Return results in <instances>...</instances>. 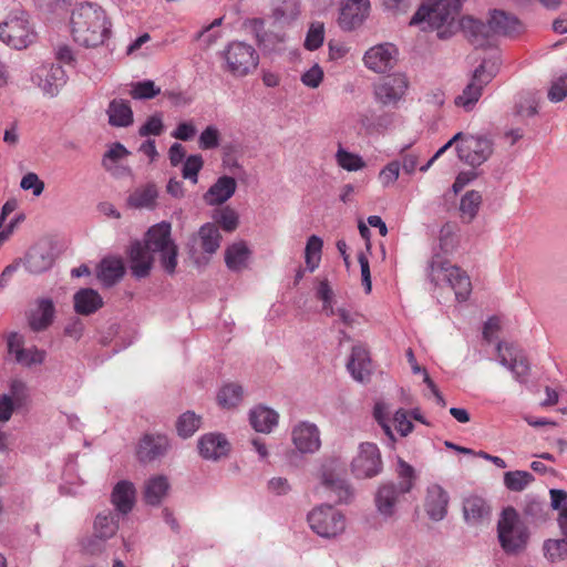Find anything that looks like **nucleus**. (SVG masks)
<instances>
[{
	"instance_id": "f257e3e1",
	"label": "nucleus",
	"mask_w": 567,
	"mask_h": 567,
	"mask_svg": "<svg viewBox=\"0 0 567 567\" xmlns=\"http://www.w3.org/2000/svg\"><path fill=\"white\" fill-rule=\"evenodd\" d=\"M112 22L105 10L92 2L80 4L71 14L73 40L85 48H96L111 37Z\"/></svg>"
},
{
	"instance_id": "f03ea898",
	"label": "nucleus",
	"mask_w": 567,
	"mask_h": 567,
	"mask_svg": "<svg viewBox=\"0 0 567 567\" xmlns=\"http://www.w3.org/2000/svg\"><path fill=\"white\" fill-rule=\"evenodd\" d=\"M529 536V529L518 512L512 506L504 508L497 522V538L501 548L507 555L520 554L526 549Z\"/></svg>"
},
{
	"instance_id": "7ed1b4c3",
	"label": "nucleus",
	"mask_w": 567,
	"mask_h": 567,
	"mask_svg": "<svg viewBox=\"0 0 567 567\" xmlns=\"http://www.w3.org/2000/svg\"><path fill=\"white\" fill-rule=\"evenodd\" d=\"M427 276L435 286L447 285L458 302L466 301L472 292V282L466 271L440 255L433 256Z\"/></svg>"
},
{
	"instance_id": "20e7f679",
	"label": "nucleus",
	"mask_w": 567,
	"mask_h": 567,
	"mask_svg": "<svg viewBox=\"0 0 567 567\" xmlns=\"http://www.w3.org/2000/svg\"><path fill=\"white\" fill-rule=\"evenodd\" d=\"M0 40L14 50H23L37 40L30 16L21 8L11 10L0 21Z\"/></svg>"
},
{
	"instance_id": "39448f33",
	"label": "nucleus",
	"mask_w": 567,
	"mask_h": 567,
	"mask_svg": "<svg viewBox=\"0 0 567 567\" xmlns=\"http://www.w3.org/2000/svg\"><path fill=\"white\" fill-rule=\"evenodd\" d=\"M220 68L234 78H245L251 74L259 64L256 49L244 41L229 42L219 53Z\"/></svg>"
},
{
	"instance_id": "423d86ee",
	"label": "nucleus",
	"mask_w": 567,
	"mask_h": 567,
	"mask_svg": "<svg viewBox=\"0 0 567 567\" xmlns=\"http://www.w3.org/2000/svg\"><path fill=\"white\" fill-rule=\"evenodd\" d=\"M498 63L496 60H483L482 63L473 71L470 82L463 89L462 93L454 99V104L471 112L475 109L483 90L498 73Z\"/></svg>"
},
{
	"instance_id": "0eeeda50",
	"label": "nucleus",
	"mask_w": 567,
	"mask_h": 567,
	"mask_svg": "<svg viewBox=\"0 0 567 567\" xmlns=\"http://www.w3.org/2000/svg\"><path fill=\"white\" fill-rule=\"evenodd\" d=\"M447 142H451V146L456 145L458 158L472 167L481 166L494 153V143L485 135H471L458 132Z\"/></svg>"
},
{
	"instance_id": "6e6552de",
	"label": "nucleus",
	"mask_w": 567,
	"mask_h": 567,
	"mask_svg": "<svg viewBox=\"0 0 567 567\" xmlns=\"http://www.w3.org/2000/svg\"><path fill=\"white\" fill-rule=\"evenodd\" d=\"M172 227L167 221L152 226L145 235V247L152 252L161 254V265L172 275L177 266V246L171 237Z\"/></svg>"
},
{
	"instance_id": "1a4fd4ad",
	"label": "nucleus",
	"mask_w": 567,
	"mask_h": 567,
	"mask_svg": "<svg viewBox=\"0 0 567 567\" xmlns=\"http://www.w3.org/2000/svg\"><path fill=\"white\" fill-rule=\"evenodd\" d=\"M221 244V235L214 223H206L189 238L188 254L197 266L206 265L217 252Z\"/></svg>"
},
{
	"instance_id": "9d476101",
	"label": "nucleus",
	"mask_w": 567,
	"mask_h": 567,
	"mask_svg": "<svg viewBox=\"0 0 567 567\" xmlns=\"http://www.w3.org/2000/svg\"><path fill=\"white\" fill-rule=\"evenodd\" d=\"M310 528L321 537L330 538L346 528V518L340 511L330 505H321L308 514Z\"/></svg>"
},
{
	"instance_id": "9b49d317",
	"label": "nucleus",
	"mask_w": 567,
	"mask_h": 567,
	"mask_svg": "<svg viewBox=\"0 0 567 567\" xmlns=\"http://www.w3.org/2000/svg\"><path fill=\"white\" fill-rule=\"evenodd\" d=\"M383 468L382 456L377 444L363 442L351 462V473L357 478H372Z\"/></svg>"
},
{
	"instance_id": "f8f14e48",
	"label": "nucleus",
	"mask_w": 567,
	"mask_h": 567,
	"mask_svg": "<svg viewBox=\"0 0 567 567\" xmlns=\"http://www.w3.org/2000/svg\"><path fill=\"white\" fill-rule=\"evenodd\" d=\"M409 89V80L402 73L384 78L374 86V97L385 107L396 109Z\"/></svg>"
},
{
	"instance_id": "ddd939ff",
	"label": "nucleus",
	"mask_w": 567,
	"mask_h": 567,
	"mask_svg": "<svg viewBox=\"0 0 567 567\" xmlns=\"http://www.w3.org/2000/svg\"><path fill=\"white\" fill-rule=\"evenodd\" d=\"M499 364L507 368L519 383L527 381L530 367L523 351L513 343L498 342L496 346Z\"/></svg>"
},
{
	"instance_id": "4468645a",
	"label": "nucleus",
	"mask_w": 567,
	"mask_h": 567,
	"mask_svg": "<svg viewBox=\"0 0 567 567\" xmlns=\"http://www.w3.org/2000/svg\"><path fill=\"white\" fill-rule=\"evenodd\" d=\"M410 491V483L396 485L389 482L380 485L374 495V504L378 513L383 518L393 517L401 502V497Z\"/></svg>"
},
{
	"instance_id": "2eb2a0df",
	"label": "nucleus",
	"mask_w": 567,
	"mask_h": 567,
	"mask_svg": "<svg viewBox=\"0 0 567 567\" xmlns=\"http://www.w3.org/2000/svg\"><path fill=\"white\" fill-rule=\"evenodd\" d=\"M398 50L391 43H382L370 48L363 56L364 65L377 73L390 71L396 63Z\"/></svg>"
},
{
	"instance_id": "dca6fc26",
	"label": "nucleus",
	"mask_w": 567,
	"mask_h": 567,
	"mask_svg": "<svg viewBox=\"0 0 567 567\" xmlns=\"http://www.w3.org/2000/svg\"><path fill=\"white\" fill-rule=\"evenodd\" d=\"M370 12V0H344L340 7L338 24L343 31L360 27Z\"/></svg>"
},
{
	"instance_id": "f3484780",
	"label": "nucleus",
	"mask_w": 567,
	"mask_h": 567,
	"mask_svg": "<svg viewBox=\"0 0 567 567\" xmlns=\"http://www.w3.org/2000/svg\"><path fill=\"white\" fill-rule=\"evenodd\" d=\"M292 443L301 453H315L321 445L320 432L310 422H299L291 431Z\"/></svg>"
},
{
	"instance_id": "a211bd4d",
	"label": "nucleus",
	"mask_w": 567,
	"mask_h": 567,
	"mask_svg": "<svg viewBox=\"0 0 567 567\" xmlns=\"http://www.w3.org/2000/svg\"><path fill=\"white\" fill-rule=\"evenodd\" d=\"M37 78L39 79L38 85L43 94L50 97L59 94L68 79L64 69L59 64L41 66L37 72Z\"/></svg>"
},
{
	"instance_id": "6ab92c4d",
	"label": "nucleus",
	"mask_w": 567,
	"mask_h": 567,
	"mask_svg": "<svg viewBox=\"0 0 567 567\" xmlns=\"http://www.w3.org/2000/svg\"><path fill=\"white\" fill-rule=\"evenodd\" d=\"M131 152L120 142H115L109 146V150L102 157L103 168L113 177L121 178L132 174L128 166H124L121 162L126 158Z\"/></svg>"
},
{
	"instance_id": "aec40b11",
	"label": "nucleus",
	"mask_w": 567,
	"mask_h": 567,
	"mask_svg": "<svg viewBox=\"0 0 567 567\" xmlns=\"http://www.w3.org/2000/svg\"><path fill=\"white\" fill-rule=\"evenodd\" d=\"M141 241H133L128 249V261L132 275L137 278H145L150 275L153 265V257Z\"/></svg>"
},
{
	"instance_id": "412c9836",
	"label": "nucleus",
	"mask_w": 567,
	"mask_h": 567,
	"mask_svg": "<svg viewBox=\"0 0 567 567\" xmlns=\"http://www.w3.org/2000/svg\"><path fill=\"white\" fill-rule=\"evenodd\" d=\"M198 451L203 458L217 461L229 452V443L224 435L208 433L198 440Z\"/></svg>"
},
{
	"instance_id": "4be33fe9",
	"label": "nucleus",
	"mask_w": 567,
	"mask_h": 567,
	"mask_svg": "<svg viewBox=\"0 0 567 567\" xmlns=\"http://www.w3.org/2000/svg\"><path fill=\"white\" fill-rule=\"evenodd\" d=\"M158 187L150 182L136 187L127 197V205L134 209L153 210L157 207Z\"/></svg>"
},
{
	"instance_id": "5701e85b",
	"label": "nucleus",
	"mask_w": 567,
	"mask_h": 567,
	"mask_svg": "<svg viewBox=\"0 0 567 567\" xmlns=\"http://www.w3.org/2000/svg\"><path fill=\"white\" fill-rule=\"evenodd\" d=\"M347 369L352 378L359 382H365L371 375V360L363 346H354L351 350Z\"/></svg>"
},
{
	"instance_id": "b1692460",
	"label": "nucleus",
	"mask_w": 567,
	"mask_h": 567,
	"mask_svg": "<svg viewBox=\"0 0 567 567\" xmlns=\"http://www.w3.org/2000/svg\"><path fill=\"white\" fill-rule=\"evenodd\" d=\"M169 449V442L165 435H145L137 449L138 460L142 462H152L164 456Z\"/></svg>"
},
{
	"instance_id": "393cba45",
	"label": "nucleus",
	"mask_w": 567,
	"mask_h": 567,
	"mask_svg": "<svg viewBox=\"0 0 567 567\" xmlns=\"http://www.w3.org/2000/svg\"><path fill=\"white\" fill-rule=\"evenodd\" d=\"M237 183L234 177H219L204 194L203 198L209 206L221 205L227 202L236 192Z\"/></svg>"
},
{
	"instance_id": "a878e982",
	"label": "nucleus",
	"mask_w": 567,
	"mask_h": 567,
	"mask_svg": "<svg viewBox=\"0 0 567 567\" xmlns=\"http://www.w3.org/2000/svg\"><path fill=\"white\" fill-rule=\"evenodd\" d=\"M449 495L442 486L434 484L427 488L425 511L431 519L442 520L447 513Z\"/></svg>"
},
{
	"instance_id": "bb28decb",
	"label": "nucleus",
	"mask_w": 567,
	"mask_h": 567,
	"mask_svg": "<svg viewBox=\"0 0 567 567\" xmlns=\"http://www.w3.org/2000/svg\"><path fill=\"white\" fill-rule=\"evenodd\" d=\"M279 414L265 405H257L249 411V423L256 432L269 434L278 425Z\"/></svg>"
},
{
	"instance_id": "cd10ccee",
	"label": "nucleus",
	"mask_w": 567,
	"mask_h": 567,
	"mask_svg": "<svg viewBox=\"0 0 567 567\" xmlns=\"http://www.w3.org/2000/svg\"><path fill=\"white\" fill-rule=\"evenodd\" d=\"M135 496L134 484L128 481H120L112 491L111 502L118 513L125 515L133 509Z\"/></svg>"
},
{
	"instance_id": "c85d7f7f",
	"label": "nucleus",
	"mask_w": 567,
	"mask_h": 567,
	"mask_svg": "<svg viewBox=\"0 0 567 567\" xmlns=\"http://www.w3.org/2000/svg\"><path fill=\"white\" fill-rule=\"evenodd\" d=\"M125 274L123 260L118 257L103 258L97 267V278L105 287H112Z\"/></svg>"
},
{
	"instance_id": "c756f323",
	"label": "nucleus",
	"mask_w": 567,
	"mask_h": 567,
	"mask_svg": "<svg viewBox=\"0 0 567 567\" xmlns=\"http://www.w3.org/2000/svg\"><path fill=\"white\" fill-rule=\"evenodd\" d=\"M463 513L468 524L477 525L489 519L491 506L484 498L473 495L464 499Z\"/></svg>"
},
{
	"instance_id": "7c9ffc66",
	"label": "nucleus",
	"mask_w": 567,
	"mask_h": 567,
	"mask_svg": "<svg viewBox=\"0 0 567 567\" xmlns=\"http://www.w3.org/2000/svg\"><path fill=\"white\" fill-rule=\"evenodd\" d=\"M53 265V255L45 246L31 247L24 258V267L31 274H41Z\"/></svg>"
},
{
	"instance_id": "2f4dec72",
	"label": "nucleus",
	"mask_w": 567,
	"mask_h": 567,
	"mask_svg": "<svg viewBox=\"0 0 567 567\" xmlns=\"http://www.w3.org/2000/svg\"><path fill=\"white\" fill-rule=\"evenodd\" d=\"M251 251L244 240L229 245L225 250V264L231 271H241L247 267Z\"/></svg>"
},
{
	"instance_id": "473e14b6",
	"label": "nucleus",
	"mask_w": 567,
	"mask_h": 567,
	"mask_svg": "<svg viewBox=\"0 0 567 567\" xmlns=\"http://www.w3.org/2000/svg\"><path fill=\"white\" fill-rule=\"evenodd\" d=\"M54 317V306L50 299H41L29 315V326L33 331L47 329Z\"/></svg>"
},
{
	"instance_id": "72a5a7b5",
	"label": "nucleus",
	"mask_w": 567,
	"mask_h": 567,
	"mask_svg": "<svg viewBox=\"0 0 567 567\" xmlns=\"http://www.w3.org/2000/svg\"><path fill=\"white\" fill-rule=\"evenodd\" d=\"M102 306V297L94 289L83 288L74 295V309L79 315L89 316Z\"/></svg>"
},
{
	"instance_id": "f704fd0d",
	"label": "nucleus",
	"mask_w": 567,
	"mask_h": 567,
	"mask_svg": "<svg viewBox=\"0 0 567 567\" xmlns=\"http://www.w3.org/2000/svg\"><path fill=\"white\" fill-rule=\"evenodd\" d=\"M109 123L115 127H127L133 123V111L130 103L122 99L110 102L107 111Z\"/></svg>"
},
{
	"instance_id": "c9c22d12",
	"label": "nucleus",
	"mask_w": 567,
	"mask_h": 567,
	"mask_svg": "<svg viewBox=\"0 0 567 567\" xmlns=\"http://www.w3.org/2000/svg\"><path fill=\"white\" fill-rule=\"evenodd\" d=\"M489 29L493 35H512L518 31V20L505 11L493 10L489 16Z\"/></svg>"
},
{
	"instance_id": "e433bc0d",
	"label": "nucleus",
	"mask_w": 567,
	"mask_h": 567,
	"mask_svg": "<svg viewBox=\"0 0 567 567\" xmlns=\"http://www.w3.org/2000/svg\"><path fill=\"white\" fill-rule=\"evenodd\" d=\"M169 489L166 476L157 475L151 477L144 487V498L148 505L157 506L162 503Z\"/></svg>"
},
{
	"instance_id": "4c0bfd02",
	"label": "nucleus",
	"mask_w": 567,
	"mask_h": 567,
	"mask_svg": "<svg viewBox=\"0 0 567 567\" xmlns=\"http://www.w3.org/2000/svg\"><path fill=\"white\" fill-rule=\"evenodd\" d=\"M461 27L464 33L471 39V41L475 44H483V41L493 37L492 29L489 27V21L483 22L473 17H464L461 20Z\"/></svg>"
},
{
	"instance_id": "58836bf2",
	"label": "nucleus",
	"mask_w": 567,
	"mask_h": 567,
	"mask_svg": "<svg viewBox=\"0 0 567 567\" xmlns=\"http://www.w3.org/2000/svg\"><path fill=\"white\" fill-rule=\"evenodd\" d=\"M117 517V514L109 509L97 514L94 520L95 537L101 540L113 537L118 529Z\"/></svg>"
},
{
	"instance_id": "ea45409f",
	"label": "nucleus",
	"mask_w": 567,
	"mask_h": 567,
	"mask_svg": "<svg viewBox=\"0 0 567 567\" xmlns=\"http://www.w3.org/2000/svg\"><path fill=\"white\" fill-rule=\"evenodd\" d=\"M482 195L478 190L466 192L460 200L461 218L465 223H471L477 215L482 205Z\"/></svg>"
},
{
	"instance_id": "a19ab883",
	"label": "nucleus",
	"mask_w": 567,
	"mask_h": 567,
	"mask_svg": "<svg viewBox=\"0 0 567 567\" xmlns=\"http://www.w3.org/2000/svg\"><path fill=\"white\" fill-rule=\"evenodd\" d=\"M322 483L336 493L339 502L348 503L353 497V489L351 485L343 478L323 473Z\"/></svg>"
},
{
	"instance_id": "79ce46f5",
	"label": "nucleus",
	"mask_w": 567,
	"mask_h": 567,
	"mask_svg": "<svg viewBox=\"0 0 567 567\" xmlns=\"http://www.w3.org/2000/svg\"><path fill=\"white\" fill-rule=\"evenodd\" d=\"M243 400V388L237 383H228L220 388L217 402L224 409L236 408Z\"/></svg>"
},
{
	"instance_id": "37998d69",
	"label": "nucleus",
	"mask_w": 567,
	"mask_h": 567,
	"mask_svg": "<svg viewBox=\"0 0 567 567\" xmlns=\"http://www.w3.org/2000/svg\"><path fill=\"white\" fill-rule=\"evenodd\" d=\"M272 14L276 20L290 22L296 20L300 14L299 0H276Z\"/></svg>"
},
{
	"instance_id": "c03bdc74",
	"label": "nucleus",
	"mask_w": 567,
	"mask_h": 567,
	"mask_svg": "<svg viewBox=\"0 0 567 567\" xmlns=\"http://www.w3.org/2000/svg\"><path fill=\"white\" fill-rule=\"evenodd\" d=\"M544 556L550 563L560 561L567 558V537L549 538L543 544Z\"/></svg>"
},
{
	"instance_id": "a18cd8bd",
	"label": "nucleus",
	"mask_w": 567,
	"mask_h": 567,
	"mask_svg": "<svg viewBox=\"0 0 567 567\" xmlns=\"http://www.w3.org/2000/svg\"><path fill=\"white\" fill-rule=\"evenodd\" d=\"M202 417L193 411H186L181 414L176 421L177 434L183 439H188L200 427Z\"/></svg>"
},
{
	"instance_id": "49530a36",
	"label": "nucleus",
	"mask_w": 567,
	"mask_h": 567,
	"mask_svg": "<svg viewBox=\"0 0 567 567\" xmlns=\"http://www.w3.org/2000/svg\"><path fill=\"white\" fill-rule=\"evenodd\" d=\"M322 246V239L316 235H311L307 240L305 260L307 268L311 272L315 271L320 264Z\"/></svg>"
},
{
	"instance_id": "de8ad7c7",
	"label": "nucleus",
	"mask_w": 567,
	"mask_h": 567,
	"mask_svg": "<svg viewBox=\"0 0 567 567\" xmlns=\"http://www.w3.org/2000/svg\"><path fill=\"white\" fill-rule=\"evenodd\" d=\"M532 482L534 476L527 471H509L504 474V485L512 492H522Z\"/></svg>"
},
{
	"instance_id": "09e8293b",
	"label": "nucleus",
	"mask_w": 567,
	"mask_h": 567,
	"mask_svg": "<svg viewBox=\"0 0 567 567\" xmlns=\"http://www.w3.org/2000/svg\"><path fill=\"white\" fill-rule=\"evenodd\" d=\"M161 93V87L152 80H144L131 84L130 95L134 100H151Z\"/></svg>"
},
{
	"instance_id": "8fccbe9b",
	"label": "nucleus",
	"mask_w": 567,
	"mask_h": 567,
	"mask_svg": "<svg viewBox=\"0 0 567 567\" xmlns=\"http://www.w3.org/2000/svg\"><path fill=\"white\" fill-rule=\"evenodd\" d=\"M336 161L340 167L348 172H357L365 166V163L361 156L354 153H350L341 146L336 153Z\"/></svg>"
},
{
	"instance_id": "3c124183",
	"label": "nucleus",
	"mask_w": 567,
	"mask_h": 567,
	"mask_svg": "<svg viewBox=\"0 0 567 567\" xmlns=\"http://www.w3.org/2000/svg\"><path fill=\"white\" fill-rule=\"evenodd\" d=\"M2 395L9 398L16 406L23 408L29 400V389L20 379H14L9 384L8 393H3Z\"/></svg>"
},
{
	"instance_id": "603ef678",
	"label": "nucleus",
	"mask_w": 567,
	"mask_h": 567,
	"mask_svg": "<svg viewBox=\"0 0 567 567\" xmlns=\"http://www.w3.org/2000/svg\"><path fill=\"white\" fill-rule=\"evenodd\" d=\"M324 40V25L322 22H312L305 39V48L315 51L319 49Z\"/></svg>"
},
{
	"instance_id": "864d4df0",
	"label": "nucleus",
	"mask_w": 567,
	"mask_h": 567,
	"mask_svg": "<svg viewBox=\"0 0 567 567\" xmlns=\"http://www.w3.org/2000/svg\"><path fill=\"white\" fill-rule=\"evenodd\" d=\"M204 161L202 155L194 154L186 157L183 168L182 175L185 179H189L193 184L198 182V173L203 168Z\"/></svg>"
},
{
	"instance_id": "5fc2aeb1",
	"label": "nucleus",
	"mask_w": 567,
	"mask_h": 567,
	"mask_svg": "<svg viewBox=\"0 0 567 567\" xmlns=\"http://www.w3.org/2000/svg\"><path fill=\"white\" fill-rule=\"evenodd\" d=\"M45 359V351L37 347L23 348L19 351L16 362L23 367H31L33 364H41Z\"/></svg>"
},
{
	"instance_id": "6e6d98bb",
	"label": "nucleus",
	"mask_w": 567,
	"mask_h": 567,
	"mask_svg": "<svg viewBox=\"0 0 567 567\" xmlns=\"http://www.w3.org/2000/svg\"><path fill=\"white\" fill-rule=\"evenodd\" d=\"M164 131L163 117L161 113L150 116L146 122L138 128L140 136H158Z\"/></svg>"
},
{
	"instance_id": "4d7b16f0",
	"label": "nucleus",
	"mask_w": 567,
	"mask_h": 567,
	"mask_svg": "<svg viewBox=\"0 0 567 567\" xmlns=\"http://www.w3.org/2000/svg\"><path fill=\"white\" fill-rule=\"evenodd\" d=\"M219 131L216 126H207L199 135L198 144L202 150H213L219 146Z\"/></svg>"
},
{
	"instance_id": "13d9d810",
	"label": "nucleus",
	"mask_w": 567,
	"mask_h": 567,
	"mask_svg": "<svg viewBox=\"0 0 567 567\" xmlns=\"http://www.w3.org/2000/svg\"><path fill=\"white\" fill-rule=\"evenodd\" d=\"M323 70L319 64H313L301 75V82L303 85L310 89H317L323 81Z\"/></svg>"
},
{
	"instance_id": "bf43d9fd",
	"label": "nucleus",
	"mask_w": 567,
	"mask_h": 567,
	"mask_svg": "<svg viewBox=\"0 0 567 567\" xmlns=\"http://www.w3.org/2000/svg\"><path fill=\"white\" fill-rule=\"evenodd\" d=\"M216 221L225 231L231 233L238 226V214L234 209L226 207L216 217Z\"/></svg>"
},
{
	"instance_id": "052dcab7",
	"label": "nucleus",
	"mask_w": 567,
	"mask_h": 567,
	"mask_svg": "<svg viewBox=\"0 0 567 567\" xmlns=\"http://www.w3.org/2000/svg\"><path fill=\"white\" fill-rule=\"evenodd\" d=\"M399 175L400 163L398 161H392L381 169L379 179L384 187H388L398 181Z\"/></svg>"
},
{
	"instance_id": "680f3d73",
	"label": "nucleus",
	"mask_w": 567,
	"mask_h": 567,
	"mask_svg": "<svg viewBox=\"0 0 567 567\" xmlns=\"http://www.w3.org/2000/svg\"><path fill=\"white\" fill-rule=\"evenodd\" d=\"M566 96H567V73L563 76H559L556 81H554L548 91V99L554 103L563 101Z\"/></svg>"
},
{
	"instance_id": "e2e57ef3",
	"label": "nucleus",
	"mask_w": 567,
	"mask_h": 567,
	"mask_svg": "<svg viewBox=\"0 0 567 567\" xmlns=\"http://www.w3.org/2000/svg\"><path fill=\"white\" fill-rule=\"evenodd\" d=\"M374 419L382 427L384 434L390 439L391 443L395 442L391 425L386 419V408L383 403H377L373 411Z\"/></svg>"
},
{
	"instance_id": "0e129e2a",
	"label": "nucleus",
	"mask_w": 567,
	"mask_h": 567,
	"mask_svg": "<svg viewBox=\"0 0 567 567\" xmlns=\"http://www.w3.org/2000/svg\"><path fill=\"white\" fill-rule=\"evenodd\" d=\"M393 423L396 432L401 436H406L413 431V423L408 419V412L399 409L393 416Z\"/></svg>"
},
{
	"instance_id": "69168bd1",
	"label": "nucleus",
	"mask_w": 567,
	"mask_h": 567,
	"mask_svg": "<svg viewBox=\"0 0 567 567\" xmlns=\"http://www.w3.org/2000/svg\"><path fill=\"white\" fill-rule=\"evenodd\" d=\"M20 187L24 190L31 189L34 196H40L44 189V183L35 173H28L22 177Z\"/></svg>"
},
{
	"instance_id": "338daca9",
	"label": "nucleus",
	"mask_w": 567,
	"mask_h": 567,
	"mask_svg": "<svg viewBox=\"0 0 567 567\" xmlns=\"http://www.w3.org/2000/svg\"><path fill=\"white\" fill-rule=\"evenodd\" d=\"M318 297L323 301V310L327 312L328 316L334 315V309L331 305L332 299V290L328 284V281H321L318 290H317Z\"/></svg>"
},
{
	"instance_id": "774afa93",
	"label": "nucleus",
	"mask_w": 567,
	"mask_h": 567,
	"mask_svg": "<svg viewBox=\"0 0 567 567\" xmlns=\"http://www.w3.org/2000/svg\"><path fill=\"white\" fill-rule=\"evenodd\" d=\"M196 132L197 130L192 122H182L176 126L171 135L179 141H189L195 136Z\"/></svg>"
}]
</instances>
